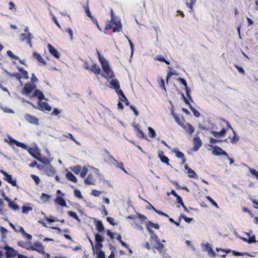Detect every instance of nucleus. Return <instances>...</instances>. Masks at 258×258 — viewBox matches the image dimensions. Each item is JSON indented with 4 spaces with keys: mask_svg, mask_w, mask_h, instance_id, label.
<instances>
[{
    "mask_svg": "<svg viewBox=\"0 0 258 258\" xmlns=\"http://www.w3.org/2000/svg\"><path fill=\"white\" fill-rule=\"evenodd\" d=\"M5 249L6 250V254L8 257H15L19 254L16 250L10 246H6Z\"/></svg>",
    "mask_w": 258,
    "mask_h": 258,
    "instance_id": "423d86ee",
    "label": "nucleus"
},
{
    "mask_svg": "<svg viewBox=\"0 0 258 258\" xmlns=\"http://www.w3.org/2000/svg\"><path fill=\"white\" fill-rule=\"evenodd\" d=\"M9 139L10 140V141L12 144H15L17 146L21 147L23 149H27V146L25 145L24 143H21L18 142V141L14 139L12 137H9Z\"/></svg>",
    "mask_w": 258,
    "mask_h": 258,
    "instance_id": "4468645a",
    "label": "nucleus"
},
{
    "mask_svg": "<svg viewBox=\"0 0 258 258\" xmlns=\"http://www.w3.org/2000/svg\"><path fill=\"white\" fill-rule=\"evenodd\" d=\"M178 80L180 82V83L181 84H182L183 86H184L185 88L187 87V83L184 79L181 78H179L178 79Z\"/></svg>",
    "mask_w": 258,
    "mask_h": 258,
    "instance_id": "0e129e2a",
    "label": "nucleus"
},
{
    "mask_svg": "<svg viewBox=\"0 0 258 258\" xmlns=\"http://www.w3.org/2000/svg\"><path fill=\"white\" fill-rule=\"evenodd\" d=\"M164 247V245L160 242V240L156 242V243L153 247V249H157L159 252H161Z\"/></svg>",
    "mask_w": 258,
    "mask_h": 258,
    "instance_id": "393cba45",
    "label": "nucleus"
},
{
    "mask_svg": "<svg viewBox=\"0 0 258 258\" xmlns=\"http://www.w3.org/2000/svg\"><path fill=\"white\" fill-rule=\"evenodd\" d=\"M4 179L8 181L9 183H11L14 186H17L16 179L13 180L11 175L9 174L6 178H4Z\"/></svg>",
    "mask_w": 258,
    "mask_h": 258,
    "instance_id": "a878e982",
    "label": "nucleus"
},
{
    "mask_svg": "<svg viewBox=\"0 0 258 258\" xmlns=\"http://www.w3.org/2000/svg\"><path fill=\"white\" fill-rule=\"evenodd\" d=\"M33 38V35L30 33H28L25 37L20 38L22 42H26L31 47L32 46L31 40Z\"/></svg>",
    "mask_w": 258,
    "mask_h": 258,
    "instance_id": "1a4fd4ad",
    "label": "nucleus"
},
{
    "mask_svg": "<svg viewBox=\"0 0 258 258\" xmlns=\"http://www.w3.org/2000/svg\"><path fill=\"white\" fill-rule=\"evenodd\" d=\"M185 169L187 170V173L188 175V176L191 178H198V176L196 173V172L191 168H190L187 165H185L184 166Z\"/></svg>",
    "mask_w": 258,
    "mask_h": 258,
    "instance_id": "9b49d317",
    "label": "nucleus"
},
{
    "mask_svg": "<svg viewBox=\"0 0 258 258\" xmlns=\"http://www.w3.org/2000/svg\"><path fill=\"white\" fill-rule=\"evenodd\" d=\"M68 214L73 218H74L75 220H77L79 222H80L81 220L79 219V217L78 216L77 213L73 211H69L68 212Z\"/></svg>",
    "mask_w": 258,
    "mask_h": 258,
    "instance_id": "473e14b6",
    "label": "nucleus"
},
{
    "mask_svg": "<svg viewBox=\"0 0 258 258\" xmlns=\"http://www.w3.org/2000/svg\"><path fill=\"white\" fill-rule=\"evenodd\" d=\"M130 108L134 111L135 115L136 116L139 115V111L137 110V108L134 105H131Z\"/></svg>",
    "mask_w": 258,
    "mask_h": 258,
    "instance_id": "bf43d9fd",
    "label": "nucleus"
},
{
    "mask_svg": "<svg viewBox=\"0 0 258 258\" xmlns=\"http://www.w3.org/2000/svg\"><path fill=\"white\" fill-rule=\"evenodd\" d=\"M29 249L36 250L39 253H44V247L42 244L39 242H35L34 245L30 246Z\"/></svg>",
    "mask_w": 258,
    "mask_h": 258,
    "instance_id": "0eeeda50",
    "label": "nucleus"
},
{
    "mask_svg": "<svg viewBox=\"0 0 258 258\" xmlns=\"http://www.w3.org/2000/svg\"><path fill=\"white\" fill-rule=\"evenodd\" d=\"M97 52L98 55V58L101 64L103 72L105 74V75L102 74V76H104L105 78H112L114 76V73L110 69L108 62L103 56L100 55L98 51Z\"/></svg>",
    "mask_w": 258,
    "mask_h": 258,
    "instance_id": "f257e3e1",
    "label": "nucleus"
},
{
    "mask_svg": "<svg viewBox=\"0 0 258 258\" xmlns=\"http://www.w3.org/2000/svg\"><path fill=\"white\" fill-rule=\"evenodd\" d=\"M66 31V32H67L69 33V34L70 36L71 40H72L73 38V30H72V29L67 28Z\"/></svg>",
    "mask_w": 258,
    "mask_h": 258,
    "instance_id": "680f3d73",
    "label": "nucleus"
},
{
    "mask_svg": "<svg viewBox=\"0 0 258 258\" xmlns=\"http://www.w3.org/2000/svg\"><path fill=\"white\" fill-rule=\"evenodd\" d=\"M173 152L176 154V156L177 158L181 159V158H183V157H184V155L183 153H182L181 152H180V151H179L177 149H174Z\"/></svg>",
    "mask_w": 258,
    "mask_h": 258,
    "instance_id": "f704fd0d",
    "label": "nucleus"
},
{
    "mask_svg": "<svg viewBox=\"0 0 258 258\" xmlns=\"http://www.w3.org/2000/svg\"><path fill=\"white\" fill-rule=\"evenodd\" d=\"M32 210L31 207L28 206H23L22 207V212L24 214H28V212Z\"/></svg>",
    "mask_w": 258,
    "mask_h": 258,
    "instance_id": "a19ab883",
    "label": "nucleus"
},
{
    "mask_svg": "<svg viewBox=\"0 0 258 258\" xmlns=\"http://www.w3.org/2000/svg\"><path fill=\"white\" fill-rule=\"evenodd\" d=\"M137 218L140 219L142 222L147 219V217L146 216L141 214H138Z\"/></svg>",
    "mask_w": 258,
    "mask_h": 258,
    "instance_id": "69168bd1",
    "label": "nucleus"
},
{
    "mask_svg": "<svg viewBox=\"0 0 258 258\" xmlns=\"http://www.w3.org/2000/svg\"><path fill=\"white\" fill-rule=\"evenodd\" d=\"M38 105L42 110L44 109L48 111L51 110V106L45 102H39Z\"/></svg>",
    "mask_w": 258,
    "mask_h": 258,
    "instance_id": "dca6fc26",
    "label": "nucleus"
},
{
    "mask_svg": "<svg viewBox=\"0 0 258 258\" xmlns=\"http://www.w3.org/2000/svg\"><path fill=\"white\" fill-rule=\"evenodd\" d=\"M7 54L9 56H10L11 58L13 59H19V57L17 55L14 54L12 51L11 50L7 51Z\"/></svg>",
    "mask_w": 258,
    "mask_h": 258,
    "instance_id": "58836bf2",
    "label": "nucleus"
},
{
    "mask_svg": "<svg viewBox=\"0 0 258 258\" xmlns=\"http://www.w3.org/2000/svg\"><path fill=\"white\" fill-rule=\"evenodd\" d=\"M95 239L96 242H102L104 241V238L98 233L95 235Z\"/></svg>",
    "mask_w": 258,
    "mask_h": 258,
    "instance_id": "72a5a7b5",
    "label": "nucleus"
},
{
    "mask_svg": "<svg viewBox=\"0 0 258 258\" xmlns=\"http://www.w3.org/2000/svg\"><path fill=\"white\" fill-rule=\"evenodd\" d=\"M125 37L127 39L128 42L130 44V47L131 48V50H132L131 54H132V55H133V53H134V45H133V43L132 42V41H131V40L126 36H125Z\"/></svg>",
    "mask_w": 258,
    "mask_h": 258,
    "instance_id": "e2e57ef3",
    "label": "nucleus"
},
{
    "mask_svg": "<svg viewBox=\"0 0 258 258\" xmlns=\"http://www.w3.org/2000/svg\"><path fill=\"white\" fill-rule=\"evenodd\" d=\"M249 171L251 174L256 176L258 179V172H257L255 169L250 168H249Z\"/></svg>",
    "mask_w": 258,
    "mask_h": 258,
    "instance_id": "4d7b16f0",
    "label": "nucleus"
},
{
    "mask_svg": "<svg viewBox=\"0 0 258 258\" xmlns=\"http://www.w3.org/2000/svg\"><path fill=\"white\" fill-rule=\"evenodd\" d=\"M101 191L93 189L91 191V195L95 197H98L101 194Z\"/></svg>",
    "mask_w": 258,
    "mask_h": 258,
    "instance_id": "052dcab7",
    "label": "nucleus"
},
{
    "mask_svg": "<svg viewBox=\"0 0 258 258\" xmlns=\"http://www.w3.org/2000/svg\"><path fill=\"white\" fill-rule=\"evenodd\" d=\"M172 75H178V74L175 72V71H174V72H172V71L169 72L168 73L167 77H166V81H167V82H168V81L169 79L170 78V77H171Z\"/></svg>",
    "mask_w": 258,
    "mask_h": 258,
    "instance_id": "6e6d98bb",
    "label": "nucleus"
},
{
    "mask_svg": "<svg viewBox=\"0 0 258 258\" xmlns=\"http://www.w3.org/2000/svg\"><path fill=\"white\" fill-rule=\"evenodd\" d=\"M96 228L99 232H101L104 231V227L103 226V224L102 223V222L100 220L96 221L95 222Z\"/></svg>",
    "mask_w": 258,
    "mask_h": 258,
    "instance_id": "bb28decb",
    "label": "nucleus"
},
{
    "mask_svg": "<svg viewBox=\"0 0 258 258\" xmlns=\"http://www.w3.org/2000/svg\"><path fill=\"white\" fill-rule=\"evenodd\" d=\"M63 136L65 137L69 138L72 139L77 144L80 145V144L76 140V139L74 138V136H73V135L72 134L69 133L67 135H63Z\"/></svg>",
    "mask_w": 258,
    "mask_h": 258,
    "instance_id": "ea45409f",
    "label": "nucleus"
},
{
    "mask_svg": "<svg viewBox=\"0 0 258 258\" xmlns=\"http://www.w3.org/2000/svg\"><path fill=\"white\" fill-rule=\"evenodd\" d=\"M156 59H157L159 61H161L164 62L167 64H170V62L168 60H166L164 57H162L161 56H156Z\"/></svg>",
    "mask_w": 258,
    "mask_h": 258,
    "instance_id": "49530a36",
    "label": "nucleus"
},
{
    "mask_svg": "<svg viewBox=\"0 0 258 258\" xmlns=\"http://www.w3.org/2000/svg\"><path fill=\"white\" fill-rule=\"evenodd\" d=\"M48 175H52L55 172V169L53 167H50L48 169Z\"/></svg>",
    "mask_w": 258,
    "mask_h": 258,
    "instance_id": "13d9d810",
    "label": "nucleus"
},
{
    "mask_svg": "<svg viewBox=\"0 0 258 258\" xmlns=\"http://www.w3.org/2000/svg\"><path fill=\"white\" fill-rule=\"evenodd\" d=\"M31 176L32 178V179L34 180L36 184H38L39 183L40 179L38 176L32 174Z\"/></svg>",
    "mask_w": 258,
    "mask_h": 258,
    "instance_id": "09e8293b",
    "label": "nucleus"
},
{
    "mask_svg": "<svg viewBox=\"0 0 258 258\" xmlns=\"http://www.w3.org/2000/svg\"><path fill=\"white\" fill-rule=\"evenodd\" d=\"M194 144L193 151L196 152L202 146V141L199 137L196 136L194 138Z\"/></svg>",
    "mask_w": 258,
    "mask_h": 258,
    "instance_id": "6e6552de",
    "label": "nucleus"
},
{
    "mask_svg": "<svg viewBox=\"0 0 258 258\" xmlns=\"http://www.w3.org/2000/svg\"><path fill=\"white\" fill-rule=\"evenodd\" d=\"M9 207L12 208L14 210H18L19 209V206L16 204L13 201H10V202H9Z\"/></svg>",
    "mask_w": 258,
    "mask_h": 258,
    "instance_id": "2f4dec72",
    "label": "nucleus"
},
{
    "mask_svg": "<svg viewBox=\"0 0 258 258\" xmlns=\"http://www.w3.org/2000/svg\"><path fill=\"white\" fill-rule=\"evenodd\" d=\"M182 127L189 134L193 133L195 131L193 126L188 123H186L185 125H183Z\"/></svg>",
    "mask_w": 258,
    "mask_h": 258,
    "instance_id": "412c9836",
    "label": "nucleus"
},
{
    "mask_svg": "<svg viewBox=\"0 0 258 258\" xmlns=\"http://www.w3.org/2000/svg\"><path fill=\"white\" fill-rule=\"evenodd\" d=\"M71 170L74 172L75 174H79L81 170V166L80 165H77L70 168Z\"/></svg>",
    "mask_w": 258,
    "mask_h": 258,
    "instance_id": "c85d7f7f",
    "label": "nucleus"
},
{
    "mask_svg": "<svg viewBox=\"0 0 258 258\" xmlns=\"http://www.w3.org/2000/svg\"><path fill=\"white\" fill-rule=\"evenodd\" d=\"M50 198V196L44 194L42 193L41 196V199L44 201V202H47L49 200V198Z\"/></svg>",
    "mask_w": 258,
    "mask_h": 258,
    "instance_id": "a18cd8bd",
    "label": "nucleus"
},
{
    "mask_svg": "<svg viewBox=\"0 0 258 258\" xmlns=\"http://www.w3.org/2000/svg\"><path fill=\"white\" fill-rule=\"evenodd\" d=\"M223 140H217V139H215L214 138H213L212 137H211L210 138V143L211 144H216V143H218L220 142H222Z\"/></svg>",
    "mask_w": 258,
    "mask_h": 258,
    "instance_id": "5fc2aeb1",
    "label": "nucleus"
},
{
    "mask_svg": "<svg viewBox=\"0 0 258 258\" xmlns=\"http://www.w3.org/2000/svg\"><path fill=\"white\" fill-rule=\"evenodd\" d=\"M74 195L75 196L80 199L83 198V197L81 195V191L78 189H75L74 190Z\"/></svg>",
    "mask_w": 258,
    "mask_h": 258,
    "instance_id": "864d4df0",
    "label": "nucleus"
},
{
    "mask_svg": "<svg viewBox=\"0 0 258 258\" xmlns=\"http://www.w3.org/2000/svg\"><path fill=\"white\" fill-rule=\"evenodd\" d=\"M84 182L86 184H94V180L93 175L89 174L87 177L84 179Z\"/></svg>",
    "mask_w": 258,
    "mask_h": 258,
    "instance_id": "5701e85b",
    "label": "nucleus"
},
{
    "mask_svg": "<svg viewBox=\"0 0 258 258\" xmlns=\"http://www.w3.org/2000/svg\"><path fill=\"white\" fill-rule=\"evenodd\" d=\"M66 177L69 180L73 182L76 183L78 181L77 177L71 172H67Z\"/></svg>",
    "mask_w": 258,
    "mask_h": 258,
    "instance_id": "b1692460",
    "label": "nucleus"
},
{
    "mask_svg": "<svg viewBox=\"0 0 258 258\" xmlns=\"http://www.w3.org/2000/svg\"><path fill=\"white\" fill-rule=\"evenodd\" d=\"M233 255L235 256H243L244 255H247L252 256V255H249L247 253H241V252H237V251H233Z\"/></svg>",
    "mask_w": 258,
    "mask_h": 258,
    "instance_id": "8fccbe9b",
    "label": "nucleus"
},
{
    "mask_svg": "<svg viewBox=\"0 0 258 258\" xmlns=\"http://www.w3.org/2000/svg\"><path fill=\"white\" fill-rule=\"evenodd\" d=\"M9 139L10 140V141L12 144H15L17 146L21 147L23 149H27V146L25 145L24 143H21L18 142V141L14 139L12 137H9Z\"/></svg>",
    "mask_w": 258,
    "mask_h": 258,
    "instance_id": "ddd939ff",
    "label": "nucleus"
},
{
    "mask_svg": "<svg viewBox=\"0 0 258 258\" xmlns=\"http://www.w3.org/2000/svg\"><path fill=\"white\" fill-rule=\"evenodd\" d=\"M48 48L49 52L56 58H58L60 57V55L58 51L54 48L51 44H48Z\"/></svg>",
    "mask_w": 258,
    "mask_h": 258,
    "instance_id": "9d476101",
    "label": "nucleus"
},
{
    "mask_svg": "<svg viewBox=\"0 0 258 258\" xmlns=\"http://www.w3.org/2000/svg\"><path fill=\"white\" fill-rule=\"evenodd\" d=\"M158 156H159V158L160 159V160L161 161V162L165 163L166 164H167L168 165H170L169 163V159L166 156H165L163 154L162 152L159 153Z\"/></svg>",
    "mask_w": 258,
    "mask_h": 258,
    "instance_id": "4be33fe9",
    "label": "nucleus"
},
{
    "mask_svg": "<svg viewBox=\"0 0 258 258\" xmlns=\"http://www.w3.org/2000/svg\"><path fill=\"white\" fill-rule=\"evenodd\" d=\"M111 22L114 24L115 27L113 29V32L114 33L116 32L120 31L122 29V25L120 22V19L117 17H115L113 18H111Z\"/></svg>",
    "mask_w": 258,
    "mask_h": 258,
    "instance_id": "f03ea898",
    "label": "nucleus"
},
{
    "mask_svg": "<svg viewBox=\"0 0 258 258\" xmlns=\"http://www.w3.org/2000/svg\"><path fill=\"white\" fill-rule=\"evenodd\" d=\"M203 244L205 246V248H206V250H207L209 254H210L211 256H212L213 257L215 256V254H216L215 252L213 250L210 243H206V244Z\"/></svg>",
    "mask_w": 258,
    "mask_h": 258,
    "instance_id": "6ab92c4d",
    "label": "nucleus"
},
{
    "mask_svg": "<svg viewBox=\"0 0 258 258\" xmlns=\"http://www.w3.org/2000/svg\"><path fill=\"white\" fill-rule=\"evenodd\" d=\"M206 198L214 206L217 208H219V206H218L217 203L211 197L207 196Z\"/></svg>",
    "mask_w": 258,
    "mask_h": 258,
    "instance_id": "37998d69",
    "label": "nucleus"
},
{
    "mask_svg": "<svg viewBox=\"0 0 258 258\" xmlns=\"http://www.w3.org/2000/svg\"><path fill=\"white\" fill-rule=\"evenodd\" d=\"M229 127L232 130L234 136L231 139V142L232 143H236L239 140V137L237 136L236 134V132L233 130V129L229 125Z\"/></svg>",
    "mask_w": 258,
    "mask_h": 258,
    "instance_id": "c756f323",
    "label": "nucleus"
},
{
    "mask_svg": "<svg viewBox=\"0 0 258 258\" xmlns=\"http://www.w3.org/2000/svg\"><path fill=\"white\" fill-rule=\"evenodd\" d=\"M90 70L95 75L101 74V69L99 66L96 63H94L90 68Z\"/></svg>",
    "mask_w": 258,
    "mask_h": 258,
    "instance_id": "2eb2a0df",
    "label": "nucleus"
},
{
    "mask_svg": "<svg viewBox=\"0 0 258 258\" xmlns=\"http://www.w3.org/2000/svg\"><path fill=\"white\" fill-rule=\"evenodd\" d=\"M210 133L214 135L215 138L219 137H223L226 134V130L223 128L220 132H217L214 131H211Z\"/></svg>",
    "mask_w": 258,
    "mask_h": 258,
    "instance_id": "aec40b11",
    "label": "nucleus"
},
{
    "mask_svg": "<svg viewBox=\"0 0 258 258\" xmlns=\"http://www.w3.org/2000/svg\"><path fill=\"white\" fill-rule=\"evenodd\" d=\"M54 202L56 204H58L60 206H62V207H67V206L66 201H64L63 198L60 196H57L56 197V198L54 200Z\"/></svg>",
    "mask_w": 258,
    "mask_h": 258,
    "instance_id": "a211bd4d",
    "label": "nucleus"
},
{
    "mask_svg": "<svg viewBox=\"0 0 258 258\" xmlns=\"http://www.w3.org/2000/svg\"><path fill=\"white\" fill-rule=\"evenodd\" d=\"M235 67L238 70L239 72H240V73H241V74H242L243 75L245 74L244 70L241 67H239L238 65L235 64Z\"/></svg>",
    "mask_w": 258,
    "mask_h": 258,
    "instance_id": "774afa93",
    "label": "nucleus"
},
{
    "mask_svg": "<svg viewBox=\"0 0 258 258\" xmlns=\"http://www.w3.org/2000/svg\"><path fill=\"white\" fill-rule=\"evenodd\" d=\"M80 176L82 178H84L88 172V169L86 167H84L81 171H80Z\"/></svg>",
    "mask_w": 258,
    "mask_h": 258,
    "instance_id": "4c0bfd02",
    "label": "nucleus"
},
{
    "mask_svg": "<svg viewBox=\"0 0 258 258\" xmlns=\"http://www.w3.org/2000/svg\"><path fill=\"white\" fill-rule=\"evenodd\" d=\"M25 119L28 121L29 123L38 125L39 120L38 119L34 116L30 115V114H26L24 116Z\"/></svg>",
    "mask_w": 258,
    "mask_h": 258,
    "instance_id": "39448f33",
    "label": "nucleus"
},
{
    "mask_svg": "<svg viewBox=\"0 0 258 258\" xmlns=\"http://www.w3.org/2000/svg\"><path fill=\"white\" fill-rule=\"evenodd\" d=\"M33 56L37 59V60L39 62L43 63V64H46L45 59L39 53L37 52H34Z\"/></svg>",
    "mask_w": 258,
    "mask_h": 258,
    "instance_id": "cd10ccee",
    "label": "nucleus"
},
{
    "mask_svg": "<svg viewBox=\"0 0 258 258\" xmlns=\"http://www.w3.org/2000/svg\"><path fill=\"white\" fill-rule=\"evenodd\" d=\"M150 242L151 243H152L153 241H154L155 242L157 241H158L160 240V239L158 238V236L156 235V234L151 236L150 239Z\"/></svg>",
    "mask_w": 258,
    "mask_h": 258,
    "instance_id": "603ef678",
    "label": "nucleus"
},
{
    "mask_svg": "<svg viewBox=\"0 0 258 258\" xmlns=\"http://www.w3.org/2000/svg\"><path fill=\"white\" fill-rule=\"evenodd\" d=\"M36 87V85L34 84L26 83L24 87L22 93L24 95H29Z\"/></svg>",
    "mask_w": 258,
    "mask_h": 258,
    "instance_id": "7ed1b4c3",
    "label": "nucleus"
},
{
    "mask_svg": "<svg viewBox=\"0 0 258 258\" xmlns=\"http://www.w3.org/2000/svg\"><path fill=\"white\" fill-rule=\"evenodd\" d=\"M213 148L212 153L214 155L220 156L225 155L228 156V154L226 151H224L220 147L218 146H211Z\"/></svg>",
    "mask_w": 258,
    "mask_h": 258,
    "instance_id": "20e7f679",
    "label": "nucleus"
},
{
    "mask_svg": "<svg viewBox=\"0 0 258 258\" xmlns=\"http://www.w3.org/2000/svg\"><path fill=\"white\" fill-rule=\"evenodd\" d=\"M84 9H85V12H86V14L87 16L88 17H90L92 16V15H91V12H90V11L89 10V6H88V2L87 3V5L84 6Z\"/></svg>",
    "mask_w": 258,
    "mask_h": 258,
    "instance_id": "c03bdc74",
    "label": "nucleus"
},
{
    "mask_svg": "<svg viewBox=\"0 0 258 258\" xmlns=\"http://www.w3.org/2000/svg\"><path fill=\"white\" fill-rule=\"evenodd\" d=\"M249 241H248V243L251 244L252 243H255L257 241L255 239V236L254 235H252V236H250L249 237V239H248ZM258 242V241H257Z\"/></svg>",
    "mask_w": 258,
    "mask_h": 258,
    "instance_id": "de8ad7c7",
    "label": "nucleus"
},
{
    "mask_svg": "<svg viewBox=\"0 0 258 258\" xmlns=\"http://www.w3.org/2000/svg\"><path fill=\"white\" fill-rule=\"evenodd\" d=\"M37 97L39 100L41 101L43 99H45L43 93L39 90H36L32 96V97Z\"/></svg>",
    "mask_w": 258,
    "mask_h": 258,
    "instance_id": "f3484780",
    "label": "nucleus"
},
{
    "mask_svg": "<svg viewBox=\"0 0 258 258\" xmlns=\"http://www.w3.org/2000/svg\"><path fill=\"white\" fill-rule=\"evenodd\" d=\"M148 129L151 137L155 138L156 136V134L155 130L151 127H148Z\"/></svg>",
    "mask_w": 258,
    "mask_h": 258,
    "instance_id": "79ce46f5",
    "label": "nucleus"
},
{
    "mask_svg": "<svg viewBox=\"0 0 258 258\" xmlns=\"http://www.w3.org/2000/svg\"><path fill=\"white\" fill-rule=\"evenodd\" d=\"M9 4L10 6L9 9L10 10L13 11V12L16 11V8H14L15 4H14V3H13L12 2H10Z\"/></svg>",
    "mask_w": 258,
    "mask_h": 258,
    "instance_id": "338daca9",
    "label": "nucleus"
},
{
    "mask_svg": "<svg viewBox=\"0 0 258 258\" xmlns=\"http://www.w3.org/2000/svg\"><path fill=\"white\" fill-rule=\"evenodd\" d=\"M98 258H105V253L102 251L100 250L99 252H96Z\"/></svg>",
    "mask_w": 258,
    "mask_h": 258,
    "instance_id": "3c124183",
    "label": "nucleus"
},
{
    "mask_svg": "<svg viewBox=\"0 0 258 258\" xmlns=\"http://www.w3.org/2000/svg\"><path fill=\"white\" fill-rule=\"evenodd\" d=\"M110 85L112 88H113L116 92L120 89V84L119 81L116 79H112L110 82Z\"/></svg>",
    "mask_w": 258,
    "mask_h": 258,
    "instance_id": "f8f14e48",
    "label": "nucleus"
},
{
    "mask_svg": "<svg viewBox=\"0 0 258 258\" xmlns=\"http://www.w3.org/2000/svg\"><path fill=\"white\" fill-rule=\"evenodd\" d=\"M146 225H149V227L151 228H155L156 229H159V228H160V226L158 224H155L151 221H148L147 222V224H146Z\"/></svg>",
    "mask_w": 258,
    "mask_h": 258,
    "instance_id": "c9c22d12",
    "label": "nucleus"
},
{
    "mask_svg": "<svg viewBox=\"0 0 258 258\" xmlns=\"http://www.w3.org/2000/svg\"><path fill=\"white\" fill-rule=\"evenodd\" d=\"M107 159L108 163L113 165L114 163H117V161L111 155L107 156Z\"/></svg>",
    "mask_w": 258,
    "mask_h": 258,
    "instance_id": "7c9ffc66",
    "label": "nucleus"
},
{
    "mask_svg": "<svg viewBox=\"0 0 258 258\" xmlns=\"http://www.w3.org/2000/svg\"><path fill=\"white\" fill-rule=\"evenodd\" d=\"M26 150H28V152L35 159H37L39 161H41L40 159L38 158V157L36 155V154L34 153V150L32 148H27Z\"/></svg>",
    "mask_w": 258,
    "mask_h": 258,
    "instance_id": "e433bc0d",
    "label": "nucleus"
}]
</instances>
